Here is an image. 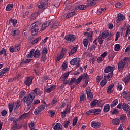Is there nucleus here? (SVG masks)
I'll return each mask as SVG.
<instances>
[{
    "label": "nucleus",
    "instance_id": "nucleus-1",
    "mask_svg": "<svg viewBox=\"0 0 130 130\" xmlns=\"http://www.w3.org/2000/svg\"><path fill=\"white\" fill-rule=\"evenodd\" d=\"M35 98V95L34 93H30L27 96H24L22 99V102L25 104H26V105L28 106L27 108L30 109L32 106V103L33 102V100Z\"/></svg>",
    "mask_w": 130,
    "mask_h": 130
},
{
    "label": "nucleus",
    "instance_id": "nucleus-2",
    "mask_svg": "<svg viewBox=\"0 0 130 130\" xmlns=\"http://www.w3.org/2000/svg\"><path fill=\"white\" fill-rule=\"evenodd\" d=\"M111 34H110L107 31H104L102 32L101 37H102L103 39H105L106 42H107L111 40Z\"/></svg>",
    "mask_w": 130,
    "mask_h": 130
},
{
    "label": "nucleus",
    "instance_id": "nucleus-3",
    "mask_svg": "<svg viewBox=\"0 0 130 130\" xmlns=\"http://www.w3.org/2000/svg\"><path fill=\"white\" fill-rule=\"evenodd\" d=\"M78 79H76L75 78H72L69 81V86H71V90H74L76 87V86H78V84L79 83H77Z\"/></svg>",
    "mask_w": 130,
    "mask_h": 130
},
{
    "label": "nucleus",
    "instance_id": "nucleus-4",
    "mask_svg": "<svg viewBox=\"0 0 130 130\" xmlns=\"http://www.w3.org/2000/svg\"><path fill=\"white\" fill-rule=\"evenodd\" d=\"M44 109H45V105L41 104V105L39 106L38 107H37L34 111L35 115L40 114L41 112L43 111Z\"/></svg>",
    "mask_w": 130,
    "mask_h": 130
},
{
    "label": "nucleus",
    "instance_id": "nucleus-5",
    "mask_svg": "<svg viewBox=\"0 0 130 130\" xmlns=\"http://www.w3.org/2000/svg\"><path fill=\"white\" fill-rule=\"evenodd\" d=\"M33 79L34 78L32 76L26 77L24 80V83L25 84V85H26V86L30 87V85L32 84L33 82Z\"/></svg>",
    "mask_w": 130,
    "mask_h": 130
},
{
    "label": "nucleus",
    "instance_id": "nucleus-6",
    "mask_svg": "<svg viewBox=\"0 0 130 130\" xmlns=\"http://www.w3.org/2000/svg\"><path fill=\"white\" fill-rule=\"evenodd\" d=\"M88 78H89V76L88 75V74L84 73L83 74H82L77 79V84H80L82 80H83V81H86V80H88Z\"/></svg>",
    "mask_w": 130,
    "mask_h": 130
},
{
    "label": "nucleus",
    "instance_id": "nucleus-7",
    "mask_svg": "<svg viewBox=\"0 0 130 130\" xmlns=\"http://www.w3.org/2000/svg\"><path fill=\"white\" fill-rule=\"evenodd\" d=\"M80 61V58H74L70 61V64L71 66H76L77 68H79Z\"/></svg>",
    "mask_w": 130,
    "mask_h": 130
},
{
    "label": "nucleus",
    "instance_id": "nucleus-8",
    "mask_svg": "<svg viewBox=\"0 0 130 130\" xmlns=\"http://www.w3.org/2000/svg\"><path fill=\"white\" fill-rule=\"evenodd\" d=\"M53 22L51 20H48L45 21L42 25L41 28V31H44L46 28H47L50 25H52Z\"/></svg>",
    "mask_w": 130,
    "mask_h": 130
},
{
    "label": "nucleus",
    "instance_id": "nucleus-9",
    "mask_svg": "<svg viewBox=\"0 0 130 130\" xmlns=\"http://www.w3.org/2000/svg\"><path fill=\"white\" fill-rule=\"evenodd\" d=\"M48 6V1L47 0H42L40 4L38 6L39 9H46Z\"/></svg>",
    "mask_w": 130,
    "mask_h": 130
},
{
    "label": "nucleus",
    "instance_id": "nucleus-10",
    "mask_svg": "<svg viewBox=\"0 0 130 130\" xmlns=\"http://www.w3.org/2000/svg\"><path fill=\"white\" fill-rule=\"evenodd\" d=\"M125 64H126V63L124 62V60H121L119 62L118 65V70L119 72H121L122 71H123V68L125 67Z\"/></svg>",
    "mask_w": 130,
    "mask_h": 130
},
{
    "label": "nucleus",
    "instance_id": "nucleus-11",
    "mask_svg": "<svg viewBox=\"0 0 130 130\" xmlns=\"http://www.w3.org/2000/svg\"><path fill=\"white\" fill-rule=\"evenodd\" d=\"M77 14V10L76 8L73 9L72 10H70V12L68 13L66 17L67 19H70V18L75 16Z\"/></svg>",
    "mask_w": 130,
    "mask_h": 130
},
{
    "label": "nucleus",
    "instance_id": "nucleus-12",
    "mask_svg": "<svg viewBox=\"0 0 130 130\" xmlns=\"http://www.w3.org/2000/svg\"><path fill=\"white\" fill-rule=\"evenodd\" d=\"M64 39L66 40V41H71V42H74V41H75V35L72 34L66 35L64 37Z\"/></svg>",
    "mask_w": 130,
    "mask_h": 130
},
{
    "label": "nucleus",
    "instance_id": "nucleus-13",
    "mask_svg": "<svg viewBox=\"0 0 130 130\" xmlns=\"http://www.w3.org/2000/svg\"><path fill=\"white\" fill-rule=\"evenodd\" d=\"M41 25V21H37L34 23H32L30 26V29H36L38 28V27H39Z\"/></svg>",
    "mask_w": 130,
    "mask_h": 130
},
{
    "label": "nucleus",
    "instance_id": "nucleus-14",
    "mask_svg": "<svg viewBox=\"0 0 130 130\" xmlns=\"http://www.w3.org/2000/svg\"><path fill=\"white\" fill-rule=\"evenodd\" d=\"M12 103L13 104V106L14 107V110L19 109L20 106H21V105L22 104L21 101L19 100L14 103L12 102Z\"/></svg>",
    "mask_w": 130,
    "mask_h": 130
},
{
    "label": "nucleus",
    "instance_id": "nucleus-15",
    "mask_svg": "<svg viewBox=\"0 0 130 130\" xmlns=\"http://www.w3.org/2000/svg\"><path fill=\"white\" fill-rule=\"evenodd\" d=\"M110 72L111 73H113V67L108 66L105 68L104 73L105 74H107V73H109Z\"/></svg>",
    "mask_w": 130,
    "mask_h": 130
},
{
    "label": "nucleus",
    "instance_id": "nucleus-16",
    "mask_svg": "<svg viewBox=\"0 0 130 130\" xmlns=\"http://www.w3.org/2000/svg\"><path fill=\"white\" fill-rule=\"evenodd\" d=\"M124 20H125V16L123 15V14L121 13H119L117 15V21L118 22H120L121 21H123Z\"/></svg>",
    "mask_w": 130,
    "mask_h": 130
},
{
    "label": "nucleus",
    "instance_id": "nucleus-17",
    "mask_svg": "<svg viewBox=\"0 0 130 130\" xmlns=\"http://www.w3.org/2000/svg\"><path fill=\"white\" fill-rule=\"evenodd\" d=\"M35 58H39L41 54L40 53V50L38 49L34 50V53L32 54Z\"/></svg>",
    "mask_w": 130,
    "mask_h": 130
},
{
    "label": "nucleus",
    "instance_id": "nucleus-18",
    "mask_svg": "<svg viewBox=\"0 0 130 130\" xmlns=\"http://www.w3.org/2000/svg\"><path fill=\"white\" fill-rule=\"evenodd\" d=\"M91 125L92 127H93L94 128H98V127L101 126V123L96 121H92L91 123Z\"/></svg>",
    "mask_w": 130,
    "mask_h": 130
},
{
    "label": "nucleus",
    "instance_id": "nucleus-19",
    "mask_svg": "<svg viewBox=\"0 0 130 130\" xmlns=\"http://www.w3.org/2000/svg\"><path fill=\"white\" fill-rule=\"evenodd\" d=\"M122 108L124 110L125 112H128L130 110V106L126 103H123L122 105Z\"/></svg>",
    "mask_w": 130,
    "mask_h": 130
},
{
    "label": "nucleus",
    "instance_id": "nucleus-20",
    "mask_svg": "<svg viewBox=\"0 0 130 130\" xmlns=\"http://www.w3.org/2000/svg\"><path fill=\"white\" fill-rule=\"evenodd\" d=\"M86 94L89 100H92V99H93V97H94V96L93 95V94H92V92H91L90 89H87L86 90Z\"/></svg>",
    "mask_w": 130,
    "mask_h": 130
},
{
    "label": "nucleus",
    "instance_id": "nucleus-21",
    "mask_svg": "<svg viewBox=\"0 0 130 130\" xmlns=\"http://www.w3.org/2000/svg\"><path fill=\"white\" fill-rule=\"evenodd\" d=\"M55 88H56V85H54L49 88L45 89V91L46 93H50L51 92H52V91H54V90H55Z\"/></svg>",
    "mask_w": 130,
    "mask_h": 130
},
{
    "label": "nucleus",
    "instance_id": "nucleus-22",
    "mask_svg": "<svg viewBox=\"0 0 130 130\" xmlns=\"http://www.w3.org/2000/svg\"><path fill=\"white\" fill-rule=\"evenodd\" d=\"M113 87H114V84H111L108 87L107 89V92L108 94H112L113 93V91L112 89H113Z\"/></svg>",
    "mask_w": 130,
    "mask_h": 130
},
{
    "label": "nucleus",
    "instance_id": "nucleus-23",
    "mask_svg": "<svg viewBox=\"0 0 130 130\" xmlns=\"http://www.w3.org/2000/svg\"><path fill=\"white\" fill-rule=\"evenodd\" d=\"M78 51V47H73L70 51L69 52V56H71V55H73V54H74V53H76Z\"/></svg>",
    "mask_w": 130,
    "mask_h": 130
},
{
    "label": "nucleus",
    "instance_id": "nucleus-24",
    "mask_svg": "<svg viewBox=\"0 0 130 130\" xmlns=\"http://www.w3.org/2000/svg\"><path fill=\"white\" fill-rule=\"evenodd\" d=\"M10 71V68L8 67L4 68L3 70H2L1 72V77H4V75L7 72H9Z\"/></svg>",
    "mask_w": 130,
    "mask_h": 130
},
{
    "label": "nucleus",
    "instance_id": "nucleus-25",
    "mask_svg": "<svg viewBox=\"0 0 130 130\" xmlns=\"http://www.w3.org/2000/svg\"><path fill=\"white\" fill-rule=\"evenodd\" d=\"M20 34V30H19L18 29H12V30L11 31L10 34L12 36H17V35H19V34Z\"/></svg>",
    "mask_w": 130,
    "mask_h": 130
},
{
    "label": "nucleus",
    "instance_id": "nucleus-26",
    "mask_svg": "<svg viewBox=\"0 0 130 130\" xmlns=\"http://www.w3.org/2000/svg\"><path fill=\"white\" fill-rule=\"evenodd\" d=\"M112 123L113 124V125H118V124L120 123V120L117 118L113 119L112 120Z\"/></svg>",
    "mask_w": 130,
    "mask_h": 130
},
{
    "label": "nucleus",
    "instance_id": "nucleus-27",
    "mask_svg": "<svg viewBox=\"0 0 130 130\" xmlns=\"http://www.w3.org/2000/svg\"><path fill=\"white\" fill-rule=\"evenodd\" d=\"M62 125L60 123H57L55 124V125L53 127V129L54 130H61Z\"/></svg>",
    "mask_w": 130,
    "mask_h": 130
},
{
    "label": "nucleus",
    "instance_id": "nucleus-28",
    "mask_svg": "<svg viewBox=\"0 0 130 130\" xmlns=\"http://www.w3.org/2000/svg\"><path fill=\"white\" fill-rule=\"evenodd\" d=\"M110 110V105L107 104L104 106L103 111L105 113L108 112Z\"/></svg>",
    "mask_w": 130,
    "mask_h": 130
},
{
    "label": "nucleus",
    "instance_id": "nucleus-29",
    "mask_svg": "<svg viewBox=\"0 0 130 130\" xmlns=\"http://www.w3.org/2000/svg\"><path fill=\"white\" fill-rule=\"evenodd\" d=\"M93 31H91L90 32V33L88 32H86L84 33V36L86 37H87V38H88V39H91V38H92V37H93Z\"/></svg>",
    "mask_w": 130,
    "mask_h": 130
},
{
    "label": "nucleus",
    "instance_id": "nucleus-30",
    "mask_svg": "<svg viewBox=\"0 0 130 130\" xmlns=\"http://www.w3.org/2000/svg\"><path fill=\"white\" fill-rule=\"evenodd\" d=\"M9 23H11V24H13V27H16V25H17V23L18 22L17 21V19H14L13 18H10L9 20Z\"/></svg>",
    "mask_w": 130,
    "mask_h": 130
},
{
    "label": "nucleus",
    "instance_id": "nucleus-31",
    "mask_svg": "<svg viewBox=\"0 0 130 130\" xmlns=\"http://www.w3.org/2000/svg\"><path fill=\"white\" fill-rule=\"evenodd\" d=\"M18 129L19 128H18V121L15 120V121H13V125L12 127V129L16 130Z\"/></svg>",
    "mask_w": 130,
    "mask_h": 130
},
{
    "label": "nucleus",
    "instance_id": "nucleus-32",
    "mask_svg": "<svg viewBox=\"0 0 130 130\" xmlns=\"http://www.w3.org/2000/svg\"><path fill=\"white\" fill-rule=\"evenodd\" d=\"M124 81L125 85H127L130 82V74L127 75L125 78H124Z\"/></svg>",
    "mask_w": 130,
    "mask_h": 130
},
{
    "label": "nucleus",
    "instance_id": "nucleus-33",
    "mask_svg": "<svg viewBox=\"0 0 130 130\" xmlns=\"http://www.w3.org/2000/svg\"><path fill=\"white\" fill-rule=\"evenodd\" d=\"M98 100L94 99L93 100L91 103H90V106H91L92 108H93V107H95L97 104H98Z\"/></svg>",
    "mask_w": 130,
    "mask_h": 130
},
{
    "label": "nucleus",
    "instance_id": "nucleus-34",
    "mask_svg": "<svg viewBox=\"0 0 130 130\" xmlns=\"http://www.w3.org/2000/svg\"><path fill=\"white\" fill-rule=\"evenodd\" d=\"M113 76V72H111L109 73L107 75L104 76V79L105 81H106L107 80H109L110 78H111Z\"/></svg>",
    "mask_w": 130,
    "mask_h": 130
},
{
    "label": "nucleus",
    "instance_id": "nucleus-35",
    "mask_svg": "<svg viewBox=\"0 0 130 130\" xmlns=\"http://www.w3.org/2000/svg\"><path fill=\"white\" fill-rule=\"evenodd\" d=\"M96 1L97 0H87V4L89 6H90V7L95 6V5H96Z\"/></svg>",
    "mask_w": 130,
    "mask_h": 130
},
{
    "label": "nucleus",
    "instance_id": "nucleus-36",
    "mask_svg": "<svg viewBox=\"0 0 130 130\" xmlns=\"http://www.w3.org/2000/svg\"><path fill=\"white\" fill-rule=\"evenodd\" d=\"M117 104H118V100L115 99L112 102V103L110 105L111 108H113V107L116 106Z\"/></svg>",
    "mask_w": 130,
    "mask_h": 130
},
{
    "label": "nucleus",
    "instance_id": "nucleus-37",
    "mask_svg": "<svg viewBox=\"0 0 130 130\" xmlns=\"http://www.w3.org/2000/svg\"><path fill=\"white\" fill-rule=\"evenodd\" d=\"M34 52V49H32L29 53L28 54L26 55V57L27 58H33V57H34V55H33V53Z\"/></svg>",
    "mask_w": 130,
    "mask_h": 130
},
{
    "label": "nucleus",
    "instance_id": "nucleus-38",
    "mask_svg": "<svg viewBox=\"0 0 130 130\" xmlns=\"http://www.w3.org/2000/svg\"><path fill=\"white\" fill-rule=\"evenodd\" d=\"M8 108L9 109V112L10 113H11V112L13 111V109H14V104H13V102L10 103L8 105Z\"/></svg>",
    "mask_w": 130,
    "mask_h": 130
},
{
    "label": "nucleus",
    "instance_id": "nucleus-39",
    "mask_svg": "<svg viewBox=\"0 0 130 130\" xmlns=\"http://www.w3.org/2000/svg\"><path fill=\"white\" fill-rule=\"evenodd\" d=\"M14 47L15 52H19V51H20V50H21V45L20 44H17L14 46Z\"/></svg>",
    "mask_w": 130,
    "mask_h": 130
},
{
    "label": "nucleus",
    "instance_id": "nucleus-40",
    "mask_svg": "<svg viewBox=\"0 0 130 130\" xmlns=\"http://www.w3.org/2000/svg\"><path fill=\"white\" fill-rule=\"evenodd\" d=\"M14 8V5L12 4H9L6 6V11H10L12 9Z\"/></svg>",
    "mask_w": 130,
    "mask_h": 130
},
{
    "label": "nucleus",
    "instance_id": "nucleus-41",
    "mask_svg": "<svg viewBox=\"0 0 130 130\" xmlns=\"http://www.w3.org/2000/svg\"><path fill=\"white\" fill-rule=\"evenodd\" d=\"M38 31H39V28H34L31 29V34L32 36H35V35H37V33H38Z\"/></svg>",
    "mask_w": 130,
    "mask_h": 130
},
{
    "label": "nucleus",
    "instance_id": "nucleus-42",
    "mask_svg": "<svg viewBox=\"0 0 130 130\" xmlns=\"http://www.w3.org/2000/svg\"><path fill=\"white\" fill-rule=\"evenodd\" d=\"M41 40V37H39L37 38L36 39L33 40L31 41V44H32V45L36 44V43H37V42H38V41H40Z\"/></svg>",
    "mask_w": 130,
    "mask_h": 130
},
{
    "label": "nucleus",
    "instance_id": "nucleus-43",
    "mask_svg": "<svg viewBox=\"0 0 130 130\" xmlns=\"http://www.w3.org/2000/svg\"><path fill=\"white\" fill-rule=\"evenodd\" d=\"M79 10L80 11H83L87 9V5H81L78 7Z\"/></svg>",
    "mask_w": 130,
    "mask_h": 130
},
{
    "label": "nucleus",
    "instance_id": "nucleus-44",
    "mask_svg": "<svg viewBox=\"0 0 130 130\" xmlns=\"http://www.w3.org/2000/svg\"><path fill=\"white\" fill-rule=\"evenodd\" d=\"M114 47L115 51H119L120 50V44H116V45H115Z\"/></svg>",
    "mask_w": 130,
    "mask_h": 130
},
{
    "label": "nucleus",
    "instance_id": "nucleus-45",
    "mask_svg": "<svg viewBox=\"0 0 130 130\" xmlns=\"http://www.w3.org/2000/svg\"><path fill=\"white\" fill-rule=\"evenodd\" d=\"M63 126L64 127V128H68L69 125L71 124V122L70 121H67V122H64L63 124Z\"/></svg>",
    "mask_w": 130,
    "mask_h": 130
},
{
    "label": "nucleus",
    "instance_id": "nucleus-46",
    "mask_svg": "<svg viewBox=\"0 0 130 130\" xmlns=\"http://www.w3.org/2000/svg\"><path fill=\"white\" fill-rule=\"evenodd\" d=\"M106 11V9L105 8H100L97 11L98 15H101L102 14V12H105Z\"/></svg>",
    "mask_w": 130,
    "mask_h": 130
},
{
    "label": "nucleus",
    "instance_id": "nucleus-47",
    "mask_svg": "<svg viewBox=\"0 0 130 130\" xmlns=\"http://www.w3.org/2000/svg\"><path fill=\"white\" fill-rule=\"evenodd\" d=\"M101 36V35H99L98 38V42L100 45H101V44L103 43V40H102L103 39Z\"/></svg>",
    "mask_w": 130,
    "mask_h": 130
},
{
    "label": "nucleus",
    "instance_id": "nucleus-48",
    "mask_svg": "<svg viewBox=\"0 0 130 130\" xmlns=\"http://www.w3.org/2000/svg\"><path fill=\"white\" fill-rule=\"evenodd\" d=\"M88 40L87 39H84L83 41V44L85 47H88Z\"/></svg>",
    "mask_w": 130,
    "mask_h": 130
},
{
    "label": "nucleus",
    "instance_id": "nucleus-49",
    "mask_svg": "<svg viewBox=\"0 0 130 130\" xmlns=\"http://www.w3.org/2000/svg\"><path fill=\"white\" fill-rule=\"evenodd\" d=\"M3 56H7V50L4 48H3L2 50L1 51V55H3Z\"/></svg>",
    "mask_w": 130,
    "mask_h": 130
},
{
    "label": "nucleus",
    "instance_id": "nucleus-50",
    "mask_svg": "<svg viewBox=\"0 0 130 130\" xmlns=\"http://www.w3.org/2000/svg\"><path fill=\"white\" fill-rule=\"evenodd\" d=\"M48 50L47 49V48H44L42 51V54L46 55V54L48 53Z\"/></svg>",
    "mask_w": 130,
    "mask_h": 130
},
{
    "label": "nucleus",
    "instance_id": "nucleus-51",
    "mask_svg": "<svg viewBox=\"0 0 130 130\" xmlns=\"http://www.w3.org/2000/svg\"><path fill=\"white\" fill-rule=\"evenodd\" d=\"M64 111L66 112L67 114L71 111V107L69 104L67 105V107L66 108Z\"/></svg>",
    "mask_w": 130,
    "mask_h": 130
},
{
    "label": "nucleus",
    "instance_id": "nucleus-52",
    "mask_svg": "<svg viewBox=\"0 0 130 130\" xmlns=\"http://www.w3.org/2000/svg\"><path fill=\"white\" fill-rule=\"evenodd\" d=\"M36 19V13H33L29 16V19L31 21Z\"/></svg>",
    "mask_w": 130,
    "mask_h": 130
},
{
    "label": "nucleus",
    "instance_id": "nucleus-53",
    "mask_svg": "<svg viewBox=\"0 0 130 130\" xmlns=\"http://www.w3.org/2000/svg\"><path fill=\"white\" fill-rule=\"evenodd\" d=\"M110 112H111L112 115H114V114L115 115L118 114V113H119V111H118V110L116 109H115L112 112L111 111Z\"/></svg>",
    "mask_w": 130,
    "mask_h": 130
},
{
    "label": "nucleus",
    "instance_id": "nucleus-54",
    "mask_svg": "<svg viewBox=\"0 0 130 130\" xmlns=\"http://www.w3.org/2000/svg\"><path fill=\"white\" fill-rule=\"evenodd\" d=\"M63 56L62 55H61V54H59V56H58L57 57H56V61H60L61 59H62L63 58Z\"/></svg>",
    "mask_w": 130,
    "mask_h": 130
},
{
    "label": "nucleus",
    "instance_id": "nucleus-55",
    "mask_svg": "<svg viewBox=\"0 0 130 130\" xmlns=\"http://www.w3.org/2000/svg\"><path fill=\"white\" fill-rule=\"evenodd\" d=\"M26 117H28V114L27 113L23 114L22 115H21L19 117V119H25Z\"/></svg>",
    "mask_w": 130,
    "mask_h": 130
},
{
    "label": "nucleus",
    "instance_id": "nucleus-56",
    "mask_svg": "<svg viewBox=\"0 0 130 130\" xmlns=\"http://www.w3.org/2000/svg\"><path fill=\"white\" fill-rule=\"evenodd\" d=\"M68 68V63L67 62H64L62 64V69L63 71H66V69Z\"/></svg>",
    "mask_w": 130,
    "mask_h": 130
},
{
    "label": "nucleus",
    "instance_id": "nucleus-57",
    "mask_svg": "<svg viewBox=\"0 0 130 130\" xmlns=\"http://www.w3.org/2000/svg\"><path fill=\"white\" fill-rule=\"evenodd\" d=\"M31 61H32V59H27L26 60H23L22 62H21L22 64H24V63H28V62H31Z\"/></svg>",
    "mask_w": 130,
    "mask_h": 130
},
{
    "label": "nucleus",
    "instance_id": "nucleus-58",
    "mask_svg": "<svg viewBox=\"0 0 130 130\" xmlns=\"http://www.w3.org/2000/svg\"><path fill=\"white\" fill-rule=\"evenodd\" d=\"M128 34H130V26H127V30H126V32L125 34V38H127V36L128 35Z\"/></svg>",
    "mask_w": 130,
    "mask_h": 130
},
{
    "label": "nucleus",
    "instance_id": "nucleus-59",
    "mask_svg": "<svg viewBox=\"0 0 130 130\" xmlns=\"http://www.w3.org/2000/svg\"><path fill=\"white\" fill-rule=\"evenodd\" d=\"M60 54L63 56H64V55L67 54V49H66V48H63L62 49Z\"/></svg>",
    "mask_w": 130,
    "mask_h": 130
},
{
    "label": "nucleus",
    "instance_id": "nucleus-60",
    "mask_svg": "<svg viewBox=\"0 0 130 130\" xmlns=\"http://www.w3.org/2000/svg\"><path fill=\"white\" fill-rule=\"evenodd\" d=\"M125 119H126V116L125 115H122L120 117V120L122 122H124V121H125Z\"/></svg>",
    "mask_w": 130,
    "mask_h": 130
},
{
    "label": "nucleus",
    "instance_id": "nucleus-61",
    "mask_svg": "<svg viewBox=\"0 0 130 130\" xmlns=\"http://www.w3.org/2000/svg\"><path fill=\"white\" fill-rule=\"evenodd\" d=\"M25 95H26V91H25V90H22L20 92L19 97L20 98H23Z\"/></svg>",
    "mask_w": 130,
    "mask_h": 130
},
{
    "label": "nucleus",
    "instance_id": "nucleus-62",
    "mask_svg": "<svg viewBox=\"0 0 130 130\" xmlns=\"http://www.w3.org/2000/svg\"><path fill=\"white\" fill-rule=\"evenodd\" d=\"M35 124H34V122H31L28 124L29 127L30 128V130L34 129V125Z\"/></svg>",
    "mask_w": 130,
    "mask_h": 130
},
{
    "label": "nucleus",
    "instance_id": "nucleus-63",
    "mask_svg": "<svg viewBox=\"0 0 130 130\" xmlns=\"http://www.w3.org/2000/svg\"><path fill=\"white\" fill-rule=\"evenodd\" d=\"M101 109H94V115L99 114V113L101 112Z\"/></svg>",
    "mask_w": 130,
    "mask_h": 130
},
{
    "label": "nucleus",
    "instance_id": "nucleus-64",
    "mask_svg": "<svg viewBox=\"0 0 130 130\" xmlns=\"http://www.w3.org/2000/svg\"><path fill=\"white\" fill-rule=\"evenodd\" d=\"M29 15V12L28 11H26L25 12H23L21 13V16L22 18H26L27 16Z\"/></svg>",
    "mask_w": 130,
    "mask_h": 130
}]
</instances>
